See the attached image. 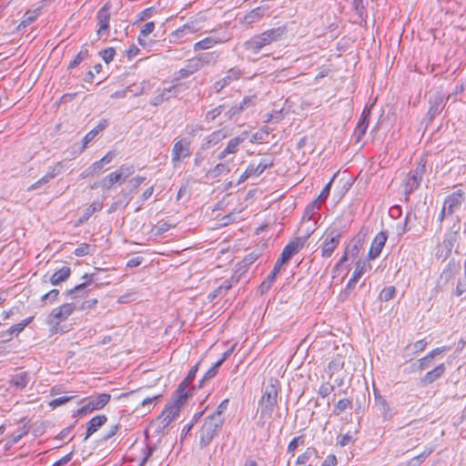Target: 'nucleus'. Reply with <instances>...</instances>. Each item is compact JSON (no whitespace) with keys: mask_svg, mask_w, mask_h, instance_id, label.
Returning <instances> with one entry per match:
<instances>
[{"mask_svg":"<svg viewBox=\"0 0 466 466\" xmlns=\"http://www.w3.org/2000/svg\"><path fill=\"white\" fill-rule=\"evenodd\" d=\"M286 33V25L266 30L246 41L244 44L245 48L253 54H258L263 47L280 40Z\"/></svg>","mask_w":466,"mask_h":466,"instance_id":"obj_1","label":"nucleus"},{"mask_svg":"<svg viewBox=\"0 0 466 466\" xmlns=\"http://www.w3.org/2000/svg\"><path fill=\"white\" fill-rule=\"evenodd\" d=\"M279 391L278 380L266 386L258 400L260 420L271 418L274 409L278 404Z\"/></svg>","mask_w":466,"mask_h":466,"instance_id":"obj_2","label":"nucleus"},{"mask_svg":"<svg viewBox=\"0 0 466 466\" xmlns=\"http://www.w3.org/2000/svg\"><path fill=\"white\" fill-rule=\"evenodd\" d=\"M223 424L222 420H216L210 416L206 417L199 431V446L201 448L208 447L213 439L219 434Z\"/></svg>","mask_w":466,"mask_h":466,"instance_id":"obj_3","label":"nucleus"},{"mask_svg":"<svg viewBox=\"0 0 466 466\" xmlns=\"http://www.w3.org/2000/svg\"><path fill=\"white\" fill-rule=\"evenodd\" d=\"M180 410L178 404L168 402L157 419L151 423V428L157 433H161L179 415Z\"/></svg>","mask_w":466,"mask_h":466,"instance_id":"obj_4","label":"nucleus"},{"mask_svg":"<svg viewBox=\"0 0 466 466\" xmlns=\"http://www.w3.org/2000/svg\"><path fill=\"white\" fill-rule=\"evenodd\" d=\"M100 272H104L103 269L96 268V271L92 274H85L83 276V279H86L85 282L78 284L75 286L73 289H70L66 290V296L71 297L73 299H77L84 297L86 294V289L94 284V287L96 289L99 287V284L97 283L98 280H100V278L98 274Z\"/></svg>","mask_w":466,"mask_h":466,"instance_id":"obj_5","label":"nucleus"},{"mask_svg":"<svg viewBox=\"0 0 466 466\" xmlns=\"http://www.w3.org/2000/svg\"><path fill=\"white\" fill-rule=\"evenodd\" d=\"M322 238L321 256L323 258H329L339 243L341 231L337 228H329Z\"/></svg>","mask_w":466,"mask_h":466,"instance_id":"obj_6","label":"nucleus"},{"mask_svg":"<svg viewBox=\"0 0 466 466\" xmlns=\"http://www.w3.org/2000/svg\"><path fill=\"white\" fill-rule=\"evenodd\" d=\"M78 307L75 303H65L57 308H55L47 317V324L58 325L60 322L66 320Z\"/></svg>","mask_w":466,"mask_h":466,"instance_id":"obj_7","label":"nucleus"},{"mask_svg":"<svg viewBox=\"0 0 466 466\" xmlns=\"http://www.w3.org/2000/svg\"><path fill=\"white\" fill-rule=\"evenodd\" d=\"M425 172V163L422 162H420L415 169L410 171L405 181L404 192L406 195L411 194L420 187Z\"/></svg>","mask_w":466,"mask_h":466,"instance_id":"obj_8","label":"nucleus"},{"mask_svg":"<svg viewBox=\"0 0 466 466\" xmlns=\"http://www.w3.org/2000/svg\"><path fill=\"white\" fill-rule=\"evenodd\" d=\"M191 155V142L184 137L175 140L171 153V162L174 167Z\"/></svg>","mask_w":466,"mask_h":466,"instance_id":"obj_9","label":"nucleus"},{"mask_svg":"<svg viewBox=\"0 0 466 466\" xmlns=\"http://www.w3.org/2000/svg\"><path fill=\"white\" fill-rule=\"evenodd\" d=\"M429 110L424 117L427 126L442 112L445 106L444 96L441 92H435L429 97Z\"/></svg>","mask_w":466,"mask_h":466,"instance_id":"obj_10","label":"nucleus"},{"mask_svg":"<svg viewBox=\"0 0 466 466\" xmlns=\"http://www.w3.org/2000/svg\"><path fill=\"white\" fill-rule=\"evenodd\" d=\"M110 4L106 3L97 12L96 14V19H97V25L98 29L96 31V34L98 36L106 35L107 36L109 35V22H110Z\"/></svg>","mask_w":466,"mask_h":466,"instance_id":"obj_11","label":"nucleus"},{"mask_svg":"<svg viewBox=\"0 0 466 466\" xmlns=\"http://www.w3.org/2000/svg\"><path fill=\"white\" fill-rule=\"evenodd\" d=\"M111 396L107 393H101L95 399L90 400L86 404L82 406L78 410L77 414L80 416L86 415L88 412H92L96 410L103 409L110 400Z\"/></svg>","mask_w":466,"mask_h":466,"instance_id":"obj_12","label":"nucleus"},{"mask_svg":"<svg viewBox=\"0 0 466 466\" xmlns=\"http://www.w3.org/2000/svg\"><path fill=\"white\" fill-rule=\"evenodd\" d=\"M465 201V192L461 189L455 190L446 197L443 206L447 208V214L451 216L456 210L460 208Z\"/></svg>","mask_w":466,"mask_h":466,"instance_id":"obj_13","label":"nucleus"},{"mask_svg":"<svg viewBox=\"0 0 466 466\" xmlns=\"http://www.w3.org/2000/svg\"><path fill=\"white\" fill-rule=\"evenodd\" d=\"M309 234L305 237L295 238L293 240L289 242L282 250V254L286 255V257L290 259L294 255L299 253V251L304 247L307 242Z\"/></svg>","mask_w":466,"mask_h":466,"instance_id":"obj_14","label":"nucleus"},{"mask_svg":"<svg viewBox=\"0 0 466 466\" xmlns=\"http://www.w3.org/2000/svg\"><path fill=\"white\" fill-rule=\"evenodd\" d=\"M387 238L388 234L385 231H380L375 236L369 251V257L370 259H374L380 256Z\"/></svg>","mask_w":466,"mask_h":466,"instance_id":"obj_15","label":"nucleus"},{"mask_svg":"<svg viewBox=\"0 0 466 466\" xmlns=\"http://www.w3.org/2000/svg\"><path fill=\"white\" fill-rule=\"evenodd\" d=\"M177 86L176 85H173L167 88L157 89V94L150 101V104L155 106H159L165 101H167L172 96H177Z\"/></svg>","mask_w":466,"mask_h":466,"instance_id":"obj_16","label":"nucleus"},{"mask_svg":"<svg viewBox=\"0 0 466 466\" xmlns=\"http://www.w3.org/2000/svg\"><path fill=\"white\" fill-rule=\"evenodd\" d=\"M189 384L190 383L184 379L174 392L170 402L173 404H178L179 408H182L190 394V390H187Z\"/></svg>","mask_w":466,"mask_h":466,"instance_id":"obj_17","label":"nucleus"},{"mask_svg":"<svg viewBox=\"0 0 466 466\" xmlns=\"http://www.w3.org/2000/svg\"><path fill=\"white\" fill-rule=\"evenodd\" d=\"M189 384L190 383L184 379L174 392L170 402L173 404H178L179 408H182L190 394V390H187Z\"/></svg>","mask_w":466,"mask_h":466,"instance_id":"obj_18","label":"nucleus"},{"mask_svg":"<svg viewBox=\"0 0 466 466\" xmlns=\"http://www.w3.org/2000/svg\"><path fill=\"white\" fill-rule=\"evenodd\" d=\"M241 76V70L238 67H232L230 68L226 76L218 80L214 84V88L217 93H219L223 88H225L227 86H228L232 81L238 80Z\"/></svg>","mask_w":466,"mask_h":466,"instance_id":"obj_19","label":"nucleus"},{"mask_svg":"<svg viewBox=\"0 0 466 466\" xmlns=\"http://www.w3.org/2000/svg\"><path fill=\"white\" fill-rule=\"evenodd\" d=\"M117 182H123L117 171L111 172L101 180L96 182L91 187H101L104 190L111 189Z\"/></svg>","mask_w":466,"mask_h":466,"instance_id":"obj_20","label":"nucleus"},{"mask_svg":"<svg viewBox=\"0 0 466 466\" xmlns=\"http://www.w3.org/2000/svg\"><path fill=\"white\" fill-rule=\"evenodd\" d=\"M130 200V193L122 190L117 196L114 198V200L108 208V213L116 212L120 208H125L129 204Z\"/></svg>","mask_w":466,"mask_h":466,"instance_id":"obj_21","label":"nucleus"},{"mask_svg":"<svg viewBox=\"0 0 466 466\" xmlns=\"http://www.w3.org/2000/svg\"><path fill=\"white\" fill-rule=\"evenodd\" d=\"M107 420L106 415H97L92 418L86 424V432L84 440H87L91 435L96 432Z\"/></svg>","mask_w":466,"mask_h":466,"instance_id":"obj_22","label":"nucleus"},{"mask_svg":"<svg viewBox=\"0 0 466 466\" xmlns=\"http://www.w3.org/2000/svg\"><path fill=\"white\" fill-rule=\"evenodd\" d=\"M446 367L444 363H441L436 366L433 370L428 371L423 378L420 379V383L423 386L431 384L438 379H440L445 372Z\"/></svg>","mask_w":466,"mask_h":466,"instance_id":"obj_23","label":"nucleus"},{"mask_svg":"<svg viewBox=\"0 0 466 466\" xmlns=\"http://www.w3.org/2000/svg\"><path fill=\"white\" fill-rule=\"evenodd\" d=\"M228 137V133L224 129H218L212 132L205 138V142L202 145V148L208 149L216 145H218L220 141Z\"/></svg>","mask_w":466,"mask_h":466,"instance_id":"obj_24","label":"nucleus"},{"mask_svg":"<svg viewBox=\"0 0 466 466\" xmlns=\"http://www.w3.org/2000/svg\"><path fill=\"white\" fill-rule=\"evenodd\" d=\"M375 405L377 409L380 411L382 414L384 420H390L393 416V411L387 402V400L381 397L380 395H377L375 393Z\"/></svg>","mask_w":466,"mask_h":466,"instance_id":"obj_25","label":"nucleus"},{"mask_svg":"<svg viewBox=\"0 0 466 466\" xmlns=\"http://www.w3.org/2000/svg\"><path fill=\"white\" fill-rule=\"evenodd\" d=\"M108 126V121L106 119H102L98 122V124L90 130L83 138V147L86 148V147L104 129H106Z\"/></svg>","mask_w":466,"mask_h":466,"instance_id":"obj_26","label":"nucleus"},{"mask_svg":"<svg viewBox=\"0 0 466 466\" xmlns=\"http://www.w3.org/2000/svg\"><path fill=\"white\" fill-rule=\"evenodd\" d=\"M268 8L264 6L256 7L244 15L242 22L246 25H251L260 20L264 16Z\"/></svg>","mask_w":466,"mask_h":466,"instance_id":"obj_27","label":"nucleus"},{"mask_svg":"<svg viewBox=\"0 0 466 466\" xmlns=\"http://www.w3.org/2000/svg\"><path fill=\"white\" fill-rule=\"evenodd\" d=\"M70 274L71 268L65 266L53 273V275L50 277V283L54 286L60 285L70 277Z\"/></svg>","mask_w":466,"mask_h":466,"instance_id":"obj_28","label":"nucleus"},{"mask_svg":"<svg viewBox=\"0 0 466 466\" xmlns=\"http://www.w3.org/2000/svg\"><path fill=\"white\" fill-rule=\"evenodd\" d=\"M224 43V40L215 37V36H208L204 39L195 43L194 45V51H199V50H207L218 44Z\"/></svg>","mask_w":466,"mask_h":466,"instance_id":"obj_29","label":"nucleus"},{"mask_svg":"<svg viewBox=\"0 0 466 466\" xmlns=\"http://www.w3.org/2000/svg\"><path fill=\"white\" fill-rule=\"evenodd\" d=\"M274 166L273 160L263 158L258 165L249 164L248 168L249 169L251 175L259 176L261 175L267 168L272 167Z\"/></svg>","mask_w":466,"mask_h":466,"instance_id":"obj_30","label":"nucleus"},{"mask_svg":"<svg viewBox=\"0 0 466 466\" xmlns=\"http://www.w3.org/2000/svg\"><path fill=\"white\" fill-rule=\"evenodd\" d=\"M230 172V168L228 167L227 163H218L213 168H210L206 173V177L208 179H215L220 177L223 174H227Z\"/></svg>","mask_w":466,"mask_h":466,"instance_id":"obj_31","label":"nucleus"},{"mask_svg":"<svg viewBox=\"0 0 466 466\" xmlns=\"http://www.w3.org/2000/svg\"><path fill=\"white\" fill-rule=\"evenodd\" d=\"M460 269V265L454 259H451L446 265L445 268L441 273V278L445 279L446 281H449Z\"/></svg>","mask_w":466,"mask_h":466,"instance_id":"obj_32","label":"nucleus"},{"mask_svg":"<svg viewBox=\"0 0 466 466\" xmlns=\"http://www.w3.org/2000/svg\"><path fill=\"white\" fill-rule=\"evenodd\" d=\"M247 138V134L243 133L240 136L235 137L231 138L228 142L226 148V152H229L230 154H235L238 150V147L242 144Z\"/></svg>","mask_w":466,"mask_h":466,"instance_id":"obj_33","label":"nucleus"},{"mask_svg":"<svg viewBox=\"0 0 466 466\" xmlns=\"http://www.w3.org/2000/svg\"><path fill=\"white\" fill-rule=\"evenodd\" d=\"M433 447H426L418 456L413 457L407 463V466H420L422 462L432 453Z\"/></svg>","mask_w":466,"mask_h":466,"instance_id":"obj_34","label":"nucleus"},{"mask_svg":"<svg viewBox=\"0 0 466 466\" xmlns=\"http://www.w3.org/2000/svg\"><path fill=\"white\" fill-rule=\"evenodd\" d=\"M458 241V230L448 233L443 240V247L447 250V255L451 253L454 245Z\"/></svg>","mask_w":466,"mask_h":466,"instance_id":"obj_35","label":"nucleus"},{"mask_svg":"<svg viewBox=\"0 0 466 466\" xmlns=\"http://www.w3.org/2000/svg\"><path fill=\"white\" fill-rule=\"evenodd\" d=\"M196 56L198 57L201 67L210 64H215L218 57L216 52L202 53Z\"/></svg>","mask_w":466,"mask_h":466,"instance_id":"obj_36","label":"nucleus"},{"mask_svg":"<svg viewBox=\"0 0 466 466\" xmlns=\"http://www.w3.org/2000/svg\"><path fill=\"white\" fill-rule=\"evenodd\" d=\"M369 127V121H364L363 119H359V122L354 130V137L356 143H360L362 137L365 136L367 129Z\"/></svg>","mask_w":466,"mask_h":466,"instance_id":"obj_37","label":"nucleus"},{"mask_svg":"<svg viewBox=\"0 0 466 466\" xmlns=\"http://www.w3.org/2000/svg\"><path fill=\"white\" fill-rule=\"evenodd\" d=\"M29 375L26 371L19 372L12 377V383L17 388L24 389L28 383Z\"/></svg>","mask_w":466,"mask_h":466,"instance_id":"obj_38","label":"nucleus"},{"mask_svg":"<svg viewBox=\"0 0 466 466\" xmlns=\"http://www.w3.org/2000/svg\"><path fill=\"white\" fill-rule=\"evenodd\" d=\"M89 56V51L87 48L82 47L79 53L75 56V58L69 63L67 69L70 70L77 66L82 61L86 59Z\"/></svg>","mask_w":466,"mask_h":466,"instance_id":"obj_39","label":"nucleus"},{"mask_svg":"<svg viewBox=\"0 0 466 466\" xmlns=\"http://www.w3.org/2000/svg\"><path fill=\"white\" fill-rule=\"evenodd\" d=\"M358 281H359V280H358L357 279H355V278H353V277L351 276V278H350V280L348 281V283H347L346 287L344 288V289H343V290L340 292V294H339V299H340L341 301L346 300V299L350 297V295L351 291H352V290H353V289L355 288V286H356V284H357V282H358Z\"/></svg>","mask_w":466,"mask_h":466,"instance_id":"obj_40","label":"nucleus"},{"mask_svg":"<svg viewBox=\"0 0 466 466\" xmlns=\"http://www.w3.org/2000/svg\"><path fill=\"white\" fill-rule=\"evenodd\" d=\"M22 328L18 324L11 326L8 329L2 332L0 335V338L2 339V341H9L12 339V337L14 334L18 335L20 332H22Z\"/></svg>","mask_w":466,"mask_h":466,"instance_id":"obj_41","label":"nucleus"},{"mask_svg":"<svg viewBox=\"0 0 466 466\" xmlns=\"http://www.w3.org/2000/svg\"><path fill=\"white\" fill-rule=\"evenodd\" d=\"M317 455V451L314 448H308L302 454H300L296 461L297 465L306 464L312 456Z\"/></svg>","mask_w":466,"mask_h":466,"instance_id":"obj_42","label":"nucleus"},{"mask_svg":"<svg viewBox=\"0 0 466 466\" xmlns=\"http://www.w3.org/2000/svg\"><path fill=\"white\" fill-rule=\"evenodd\" d=\"M370 265L366 263L365 261L359 260L356 263L355 269L352 273V277L357 279L358 280L362 277V275L370 268Z\"/></svg>","mask_w":466,"mask_h":466,"instance_id":"obj_43","label":"nucleus"},{"mask_svg":"<svg viewBox=\"0 0 466 466\" xmlns=\"http://www.w3.org/2000/svg\"><path fill=\"white\" fill-rule=\"evenodd\" d=\"M115 157L116 153L114 151L107 152L101 159L95 162V168H98L100 172L106 165L112 162Z\"/></svg>","mask_w":466,"mask_h":466,"instance_id":"obj_44","label":"nucleus"},{"mask_svg":"<svg viewBox=\"0 0 466 466\" xmlns=\"http://www.w3.org/2000/svg\"><path fill=\"white\" fill-rule=\"evenodd\" d=\"M116 171L121 177V180L126 181L135 172V167L132 165L123 164Z\"/></svg>","mask_w":466,"mask_h":466,"instance_id":"obj_45","label":"nucleus"},{"mask_svg":"<svg viewBox=\"0 0 466 466\" xmlns=\"http://www.w3.org/2000/svg\"><path fill=\"white\" fill-rule=\"evenodd\" d=\"M187 35L180 26L170 35V43H183L187 40Z\"/></svg>","mask_w":466,"mask_h":466,"instance_id":"obj_46","label":"nucleus"},{"mask_svg":"<svg viewBox=\"0 0 466 466\" xmlns=\"http://www.w3.org/2000/svg\"><path fill=\"white\" fill-rule=\"evenodd\" d=\"M228 405V400H224L218 406L217 410L214 412H212L211 414H209L208 416H210L216 420H222V422H224L223 413L226 411Z\"/></svg>","mask_w":466,"mask_h":466,"instance_id":"obj_47","label":"nucleus"},{"mask_svg":"<svg viewBox=\"0 0 466 466\" xmlns=\"http://www.w3.org/2000/svg\"><path fill=\"white\" fill-rule=\"evenodd\" d=\"M103 205L99 202H93L89 205L84 211L83 217L80 219L81 221L87 220L95 212L102 209Z\"/></svg>","mask_w":466,"mask_h":466,"instance_id":"obj_48","label":"nucleus"},{"mask_svg":"<svg viewBox=\"0 0 466 466\" xmlns=\"http://www.w3.org/2000/svg\"><path fill=\"white\" fill-rule=\"evenodd\" d=\"M221 366V361H217L209 370L205 373L204 377L200 380L198 387L201 388L204 382L215 377L218 373V368Z\"/></svg>","mask_w":466,"mask_h":466,"instance_id":"obj_49","label":"nucleus"},{"mask_svg":"<svg viewBox=\"0 0 466 466\" xmlns=\"http://www.w3.org/2000/svg\"><path fill=\"white\" fill-rule=\"evenodd\" d=\"M225 107H226V105L222 104V105H219L217 107L208 111L205 116V120L208 122L214 121L222 113V111L225 109Z\"/></svg>","mask_w":466,"mask_h":466,"instance_id":"obj_50","label":"nucleus"},{"mask_svg":"<svg viewBox=\"0 0 466 466\" xmlns=\"http://www.w3.org/2000/svg\"><path fill=\"white\" fill-rule=\"evenodd\" d=\"M257 101L258 97L256 96H245L238 105L239 106L240 110L243 112L246 109L254 106L257 104Z\"/></svg>","mask_w":466,"mask_h":466,"instance_id":"obj_51","label":"nucleus"},{"mask_svg":"<svg viewBox=\"0 0 466 466\" xmlns=\"http://www.w3.org/2000/svg\"><path fill=\"white\" fill-rule=\"evenodd\" d=\"M352 401L350 399H341L335 405L334 413L339 415L349 408H351Z\"/></svg>","mask_w":466,"mask_h":466,"instance_id":"obj_52","label":"nucleus"},{"mask_svg":"<svg viewBox=\"0 0 466 466\" xmlns=\"http://www.w3.org/2000/svg\"><path fill=\"white\" fill-rule=\"evenodd\" d=\"M431 360L428 358L426 355L425 357L420 359L418 360V363H412L411 364V370H423L428 369L431 365Z\"/></svg>","mask_w":466,"mask_h":466,"instance_id":"obj_53","label":"nucleus"},{"mask_svg":"<svg viewBox=\"0 0 466 466\" xmlns=\"http://www.w3.org/2000/svg\"><path fill=\"white\" fill-rule=\"evenodd\" d=\"M396 289L394 286H388L382 289L380 294V299L382 301H389L395 296Z\"/></svg>","mask_w":466,"mask_h":466,"instance_id":"obj_54","label":"nucleus"},{"mask_svg":"<svg viewBox=\"0 0 466 466\" xmlns=\"http://www.w3.org/2000/svg\"><path fill=\"white\" fill-rule=\"evenodd\" d=\"M98 55L105 61V63L109 64L114 60L116 51L114 47H107L99 51Z\"/></svg>","mask_w":466,"mask_h":466,"instance_id":"obj_55","label":"nucleus"},{"mask_svg":"<svg viewBox=\"0 0 466 466\" xmlns=\"http://www.w3.org/2000/svg\"><path fill=\"white\" fill-rule=\"evenodd\" d=\"M75 398H76V396H73V395L58 397V398L52 400L49 402V406L52 407L53 409H56V407L61 406V405L65 404L66 402L72 400Z\"/></svg>","mask_w":466,"mask_h":466,"instance_id":"obj_56","label":"nucleus"},{"mask_svg":"<svg viewBox=\"0 0 466 466\" xmlns=\"http://www.w3.org/2000/svg\"><path fill=\"white\" fill-rule=\"evenodd\" d=\"M186 66L188 68L189 73L191 74H194L195 72L202 68L197 56H194L187 60Z\"/></svg>","mask_w":466,"mask_h":466,"instance_id":"obj_57","label":"nucleus"},{"mask_svg":"<svg viewBox=\"0 0 466 466\" xmlns=\"http://www.w3.org/2000/svg\"><path fill=\"white\" fill-rule=\"evenodd\" d=\"M257 255L256 254H253V253H250L248 255H247L239 263V269H242V268H247L248 267H249L251 264H253L255 262V260L257 259Z\"/></svg>","mask_w":466,"mask_h":466,"instance_id":"obj_58","label":"nucleus"},{"mask_svg":"<svg viewBox=\"0 0 466 466\" xmlns=\"http://www.w3.org/2000/svg\"><path fill=\"white\" fill-rule=\"evenodd\" d=\"M410 216H411V213H408L405 217L404 223L402 225H400V224L397 225L399 236H402L406 232L410 230L411 228L409 225V220H410Z\"/></svg>","mask_w":466,"mask_h":466,"instance_id":"obj_59","label":"nucleus"},{"mask_svg":"<svg viewBox=\"0 0 466 466\" xmlns=\"http://www.w3.org/2000/svg\"><path fill=\"white\" fill-rule=\"evenodd\" d=\"M332 181L333 178L324 187L319 197L315 199L318 200V205L320 206V204L329 197Z\"/></svg>","mask_w":466,"mask_h":466,"instance_id":"obj_60","label":"nucleus"},{"mask_svg":"<svg viewBox=\"0 0 466 466\" xmlns=\"http://www.w3.org/2000/svg\"><path fill=\"white\" fill-rule=\"evenodd\" d=\"M155 12L154 7H147L137 14L136 23L142 22L153 15Z\"/></svg>","mask_w":466,"mask_h":466,"instance_id":"obj_61","label":"nucleus"},{"mask_svg":"<svg viewBox=\"0 0 466 466\" xmlns=\"http://www.w3.org/2000/svg\"><path fill=\"white\" fill-rule=\"evenodd\" d=\"M242 113V111L239 108V106L234 105L228 108V110L225 113V115L228 116L229 120L236 119V117Z\"/></svg>","mask_w":466,"mask_h":466,"instance_id":"obj_62","label":"nucleus"},{"mask_svg":"<svg viewBox=\"0 0 466 466\" xmlns=\"http://www.w3.org/2000/svg\"><path fill=\"white\" fill-rule=\"evenodd\" d=\"M90 253V246L86 243H82L74 251V254L77 257H84Z\"/></svg>","mask_w":466,"mask_h":466,"instance_id":"obj_63","label":"nucleus"},{"mask_svg":"<svg viewBox=\"0 0 466 466\" xmlns=\"http://www.w3.org/2000/svg\"><path fill=\"white\" fill-rule=\"evenodd\" d=\"M155 27L154 22L146 23L139 32L140 36H147L155 30Z\"/></svg>","mask_w":466,"mask_h":466,"instance_id":"obj_64","label":"nucleus"}]
</instances>
